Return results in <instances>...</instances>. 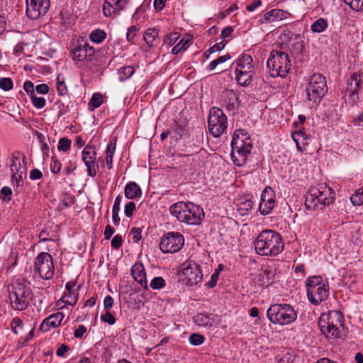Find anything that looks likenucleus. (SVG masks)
<instances>
[{
  "label": "nucleus",
  "mask_w": 363,
  "mask_h": 363,
  "mask_svg": "<svg viewBox=\"0 0 363 363\" xmlns=\"http://www.w3.org/2000/svg\"><path fill=\"white\" fill-rule=\"evenodd\" d=\"M33 105L37 108H42L45 106L46 101L43 97H38L35 94L30 96Z\"/></svg>",
  "instance_id": "603ef678"
},
{
  "label": "nucleus",
  "mask_w": 363,
  "mask_h": 363,
  "mask_svg": "<svg viewBox=\"0 0 363 363\" xmlns=\"http://www.w3.org/2000/svg\"><path fill=\"white\" fill-rule=\"evenodd\" d=\"M125 196L128 199H135L142 195V190L135 182H129L126 184L124 190Z\"/></svg>",
  "instance_id": "bb28decb"
},
{
  "label": "nucleus",
  "mask_w": 363,
  "mask_h": 363,
  "mask_svg": "<svg viewBox=\"0 0 363 363\" xmlns=\"http://www.w3.org/2000/svg\"><path fill=\"white\" fill-rule=\"evenodd\" d=\"M34 271L39 277L49 280L54 275V264L52 256L48 252H40L35 259Z\"/></svg>",
  "instance_id": "4468645a"
},
{
  "label": "nucleus",
  "mask_w": 363,
  "mask_h": 363,
  "mask_svg": "<svg viewBox=\"0 0 363 363\" xmlns=\"http://www.w3.org/2000/svg\"><path fill=\"white\" fill-rule=\"evenodd\" d=\"M74 202L75 198L73 195L68 193H64L60 196L58 208L60 210H63L65 208L72 206Z\"/></svg>",
  "instance_id": "2f4dec72"
},
{
  "label": "nucleus",
  "mask_w": 363,
  "mask_h": 363,
  "mask_svg": "<svg viewBox=\"0 0 363 363\" xmlns=\"http://www.w3.org/2000/svg\"><path fill=\"white\" fill-rule=\"evenodd\" d=\"M267 66L272 77H286L291 67L289 55L283 51L272 50L267 61Z\"/></svg>",
  "instance_id": "39448f33"
},
{
  "label": "nucleus",
  "mask_w": 363,
  "mask_h": 363,
  "mask_svg": "<svg viewBox=\"0 0 363 363\" xmlns=\"http://www.w3.org/2000/svg\"><path fill=\"white\" fill-rule=\"evenodd\" d=\"M1 197L4 201H10L11 196L12 194V191L9 186H4L1 190Z\"/></svg>",
  "instance_id": "0e129e2a"
},
{
  "label": "nucleus",
  "mask_w": 363,
  "mask_h": 363,
  "mask_svg": "<svg viewBox=\"0 0 363 363\" xmlns=\"http://www.w3.org/2000/svg\"><path fill=\"white\" fill-rule=\"evenodd\" d=\"M101 320L109 325H113L116 320V318L109 311H106L104 314L101 315Z\"/></svg>",
  "instance_id": "5fc2aeb1"
},
{
  "label": "nucleus",
  "mask_w": 363,
  "mask_h": 363,
  "mask_svg": "<svg viewBox=\"0 0 363 363\" xmlns=\"http://www.w3.org/2000/svg\"><path fill=\"white\" fill-rule=\"evenodd\" d=\"M228 118L223 110L217 107L210 108L208 116V128L209 133L214 137L218 138L226 132Z\"/></svg>",
  "instance_id": "9d476101"
},
{
  "label": "nucleus",
  "mask_w": 363,
  "mask_h": 363,
  "mask_svg": "<svg viewBox=\"0 0 363 363\" xmlns=\"http://www.w3.org/2000/svg\"><path fill=\"white\" fill-rule=\"evenodd\" d=\"M135 209V203L133 201H130L125 206L124 213L128 218H130Z\"/></svg>",
  "instance_id": "6e6d98bb"
},
{
  "label": "nucleus",
  "mask_w": 363,
  "mask_h": 363,
  "mask_svg": "<svg viewBox=\"0 0 363 363\" xmlns=\"http://www.w3.org/2000/svg\"><path fill=\"white\" fill-rule=\"evenodd\" d=\"M286 13L280 9H272L264 14L263 17L259 20L261 23H272L281 21L285 18Z\"/></svg>",
  "instance_id": "a878e982"
},
{
  "label": "nucleus",
  "mask_w": 363,
  "mask_h": 363,
  "mask_svg": "<svg viewBox=\"0 0 363 363\" xmlns=\"http://www.w3.org/2000/svg\"><path fill=\"white\" fill-rule=\"evenodd\" d=\"M23 89H24L25 91L28 94V95L30 96V97L32 95L35 94L34 84L30 81H26L24 82Z\"/></svg>",
  "instance_id": "680f3d73"
},
{
  "label": "nucleus",
  "mask_w": 363,
  "mask_h": 363,
  "mask_svg": "<svg viewBox=\"0 0 363 363\" xmlns=\"http://www.w3.org/2000/svg\"><path fill=\"white\" fill-rule=\"evenodd\" d=\"M324 284H325V283L323 282V278L321 277H320V276L310 277L306 280V291L308 292L309 289L310 290L314 289L316 287L321 286Z\"/></svg>",
  "instance_id": "72a5a7b5"
},
{
  "label": "nucleus",
  "mask_w": 363,
  "mask_h": 363,
  "mask_svg": "<svg viewBox=\"0 0 363 363\" xmlns=\"http://www.w3.org/2000/svg\"><path fill=\"white\" fill-rule=\"evenodd\" d=\"M281 39L289 43L293 42L290 45V50L293 54L299 55L303 52L304 49V42L300 34H294L289 30L284 31L281 34Z\"/></svg>",
  "instance_id": "aec40b11"
},
{
  "label": "nucleus",
  "mask_w": 363,
  "mask_h": 363,
  "mask_svg": "<svg viewBox=\"0 0 363 363\" xmlns=\"http://www.w3.org/2000/svg\"><path fill=\"white\" fill-rule=\"evenodd\" d=\"M344 1L355 11H360L363 9V0H344Z\"/></svg>",
  "instance_id": "79ce46f5"
},
{
  "label": "nucleus",
  "mask_w": 363,
  "mask_h": 363,
  "mask_svg": "<svg viewBox=\"0 0 363 363\" xmlns=\"http://www.w3.org/2000/svg\"><path fill=\"white\" fill-rule=\"evenodd\" d=\"M71 144H72L71 140H69L67 138H61L59 140L57 149L60 151L67 152V150H69L70 149Z\"/></svg>",
  "instance_id": "49530a36"
},
{
  "label": "nucleus",
  "mask_w": 363,
  "mask_h": 363,
  "mask_svg": "<svg viewBox=\"0 0 363 363\" xmlns=\"http://www.w3.org/2000/svg\"><path fill=\"white\" fill-rule=\"evenodd\" d=\"M325 77L315 73L308 78L306 87L307 100L313 104H318L328 91Z\"/></svg>",
  "instance_id": "1a4fd4ad"
},
{
  "label": "nucleus",
  "mask_w": 363,
  "mask_h": 363,
  "mask_svg": "<svg viewBox=\"0 0 363 363\" xmlns=\"http://www.w3.org/2000/svg\"><path fill=\"white\" fill-rule=\"evenodd\" d=\"M229 59H230V56L228 54L220 56L217 59L211 62L208 65L207 69L208 71H213L219 64L223 63Z\"/></svg>",
  "instance_id": "58836bf2"
},
{
  "label": "nucleus",
  "mask_w": 363,
  "mask_h": 363,
  "mask_svg": "<svg viewBox=\"0 0 363 363\" xmlns=\"http://www.w3.org/2000/svg\"><path fill=\"white\" fill-rule=\"evenodd\" d=\"M267 315L273 324L289 325L297 318V312L287 303L273 304L267 311Z\"/></svg>",
  "instance_id": "423d86ee"
},
{
  "label": "nucleus",
  "mask_w": 363,
  "mask_h": 363,
  "mask_svg": "<svg viewBox=\"0 0 363 363\" xmlns=\"http://www.w3.org/2000/svg\"><path fill=\"white\" fill-rule=\"evenodd\" d=\"M329 289L328 284L316 287L314 289H309L307 293V297L309 302L315 306L320 304L323 301H325L328 298Z\"/></svg>",
  "instance_id": "412c9836"
},
{
  "label": "nucleus",
  "mask_w": 363,
  "mask_h": 363,
  "mask_svg": "<svg viewBox=\"0 0 363 363\" xmlns=\"http://www.w3.org/2000/svg\"><path fill=\"white\" fill-rule=\"evenodd\" d=\"M81 288L79 285L75 290L66 292L62 297L61 300L67 304L74 306L78 300L79 293L78 291Z\"/></svg>",
  "instance_id": "7c9ffc66"
},
{
  "label": "nucleus",
  "mask_w": 363,
  "mask_h": 363,
  "mask_svg": "<svg viewBox=\"0 0 363 363\" xmlns=\"http://www.w3.org/2000/svg\"><path fill=\"white\" fill-rule=\"evenodd\" d=\"M96 157V151L95 147L89 144L86 145L82 152V157L87 168V174L91 177H94L99 169Z\"/></svg>",
  "instance_id": "a211bd4d"
},
{
  "label": "nucleus",
  "mask_w": 363,
  "mask_h": 363,
  "mask_svg": "<svg viewBox=\"0 0 363 363\" xmlns=\"http://www.w3.org/2000/svg\"><path fill=\"white\" fill-rule=\"evenodd\" d=\"M61 162L54 156L51 158L50 170L53 174H58L61 170Z\"/></svg>",
  "instance_id": "864d4df0"
},
{
  "label": "nucleus",
  "mask_w": 363,
  "mask_h": 363,
  "mask_svg": "<svg viewBox=\"0 0 363 363\" xmlns=\"http://www.w3.org/2000/svg\"><path fill=\"white\" fill-rule=\"evenodd\" d=\"M275 206V200H260L259 209L262 215L269 214Z\"/></svg>",
  "instance_id": "473e14b6"
},
{
  "label": "nucleus",
  "mask_w": 363,
  "mask_h": 363,
  "mask_svg": "<svg viewBox=\"0 0 363 363\" xmlns=\"http://www.w3.org/2000/svg\"><path fill=\"white\" fill-rule=\"evenodd\" d=\"M182 282L187 286H195L201 282L203 273L200 266L194 261H188L184 264V268L179 274Z\"/></svg>",
  "instance_id": "ddd939ff"
},
{
  "label": "nucleus",
  "mask_w": 363,
  "mask_h": 363,
  "mask_svg": "<svg viewBox=\"0 0 363 363\" xmlns=\"http://www.w3.org/2000/svg\"><path fill=\"white\" fill-rule=\"evenodd\" d=\"M95 50L83 38L78 39L72 49V60L75 62L91 60Z\"/></svg>",
  "instance_id": "dca6fc26"
},
{
  "label": "nucleus",
  "mask_w": 363,
  "mask_h": 363,
  "mask_svg": "<svg viewBox=\"0 0 363 363\" xmlns=\"http://www.w3.org/2000/svg\"><path fill=\"white\" fill-rule=\"evenodd\" d=\"M194 320L199 327H211L213 323V319L211 315L201 313L195 315Z\"/></svg>",
  "instance_id": "c756f323"
},
{
  "label": "nucleus",
  "mask_w": 363,
  "mask_h": 363,
  "mask_svg": "<svg viewBox=\"0 0 363 363\" xmlns=\"http://www.w3.org/2000/svg\"><path fill=\"white\" fill-rule=\"evenodd\" d=\"M184 243V236L178 232H169L161 238L160 248L164 253H174L181 250Z\"/></svg>",
  "instance_id": "2eb2a0df"
},
{
  "label": "nucleus",
  "mask_w": 363,
  "mask_h": 363,
  "mask_svg": "<svg viewBox=\"0 0 363 363\" xmlns=\"http://www.w3.org/2000/svg\"><path fill=\"white\" fill-rule=\"evenodd\" d=\"M131 275L133 279L145 289H148L146 272L144 265L140 262H136L131 268Z\"/></svg>",
  "instance_id": "b1692460"
},
{
  "label": "nucleus",
  "mask_w": 363,
  "mask_h": 363,
  "mask_svg": "<svg viewBox=\"0 0 363 363\" xmlns=\"http://www.w3.org/2000/svg\"><path fill=\"white\" fill-rule=\"evenodd\" d=\"M219 277V271L216 269L213 274L211 276V279L206 283V286L210 288L213 289L216 286L218 279Z\"/></svg>",
  "instance_id": "4d7b16f0"
},
{
  "label": "nucleus",
  "mask_w": 363,
  "mask_h": 363,
  "mask_svg": "<svg viewBox=\"0 0 363 363\" xmlns=\"http://www.w3.org/2000/svg\"><path fill=\"white\" fill-rule=\"evenodd\" d=\"M179 34L177 33H171L166 37V38L164 40V43L171 46L177 42Z\"/></svg>",
  "instance_id": "e2e57ef3"
},
{
  "label": "nucleus",
  "mask_w": 363,
  "mask_h": 363,
  "mask_svg": "<svg viewBox=\"0 0 363 363\" xmlns=\"http://www.w3.org/2000/svg\"><path fill=\"white\" fill-rule=\"evenodd\" d=\"M165 286V281L161 277H157L152 279L150 286L155 290L161 289Z\"/></svg>",
  "instance_id": "37998d69"
},
{
  "label": "nucleus",
  "mask_w": 363,
  "mask_h": 363,
  "mask_svg": "<svg viewBox=\"0 0 363 363\" xmlns=\"http://www.w3.org/2000/svg\"><path fill=\"white\" fill-rule=\"evenodd\" d=\"M9 300L14 310L23 311L29 305L33 293L24 282L17 281L9 289Z\"/></svg>",
  "instance_id": "6e6552de"
},
{
  "label": "nucleus",
  "mask_w": 363,
  "mask_h": 363,
  "mask_svg": "<svg viewBox=\"0 0 363 363\" xmlns=\"http://www.w3.org/2000/svg\"><path fill=\"white\" fill-rule=\"evenodd\" d=\"M11 160L12 182L17 188L21 187L23 184V179L26 177V157L21 152L15 151L11 155Z\"/></svg>",
  "instance_id": "9b49d317"
},
{
  "label": "nucleus",
  "mask_w": 363,
  "mask_h": 363,
  "mask_svg": "<svg viewBox=\"0 0 363 363\" xmlns=\"http://www.w3.org/2000/svg\"><path fill=\"white\" fill-rule=\"evenodd\" d=\"M351 202L355 206L363 204V186L360 187L350 198Z\"/></svg>",
  "instance_id": "ea45409f"
},
{
  "label": "nucleus",
  "mask_w": 363,
  "mask_h": 363,
  "mask_svg": "<svg viewBox=\"0 0 363 363\" xmlns=\"http://www.w3.org/2000/svg\"><path fill=\"white\" fill-rule=\"evenodd\" d=\"M129 0H105L103 13L106 17H116L125 9Z\"/></svg>",
  "instance_id": "6ab92c4d"
},
{
  "label": "nucleus",
  "mask_w": 363,
  "mask_h": 363,
  "mask_svg": "<svg viewBox=\"0 0 363 363\" xmlns=\"http://www.w3.org/2000/svg\"><path fill=\"white\" fill-rule=\"evenodd\" d=\"M254 245L256 252L261 256H277L284 248L281 235L272 230H262L257 236Z\"/></svg>",
  "instance_id": "f257e3e1"
},
{
  "label": "nucleus",
  "mask_w": 363,
  "mask_h": 363,
  "mask_svg": "<svg viewBox=\"0 0 363 363\" xmlns=\"http://www.w3.org/2000/svg\"><path fill=\"white\" fill-rule=\"evenodd\" d=\"M172 216L187 225H199L204 218L202 208L191 202H177L169 207Z\"/></svg>",
  "instance_id": "f03ea898"
},
{
  "label": "nucleus",
  "mask_w": 363,
  "mask_h": 363,
  "mask_svg": "<svg viewBox=\"0 0 363 363\" xmlns=\"http://www.w3.org/2000/svg\"><path fill=\"white\" fill-rule=\"evenodd\" d=\"M335 194V192L325 184L312 186L306 196L305 206L308 210L321 209L334 202Z\"/></svg>",
  "instance_id": "20e7f679"
},
{
  "label": "nucleus",
  "mask_w": 363,
  "mask_h": 363,
  "mask_svg": "<svg viewBox=\"0 0 363 363\" xmlns=\"http://www.w3.org/2000/svg\"><path fill=\"white\" fill-rule=\"evenodd\" d=\"M114 300L111 296H106L104 300V306L106 311H109L113 306Z\"/></svg>",
  "instance_id": "338daca9"
},
{
  "label": "nucleus",
  "mask_w": 363,
  "mask_h": 363,
  "mask_svg": "<svg viewBox=\"0 0 363 363\" xmlns=\"http://www.w3.org/2000/svg\"><path fill=\"white\" fill-rule=\"evenodd\" d=\"M363 84L362 75L360 72L352 74L347 82V91H350V97L354 101L358 99L357 93L362 89Z\"/></svg>",
  "instance_id": "4be33fe9"
},
{
  "label": "nucleus",
  "mask_w": 363,
  "mask_h": 363,
  "mask_svg": "<svg viewBox=\"0 0 363 363\" xmlns=\"http://www.w3.org/2000/svg\"><path fill=\"white\" fill-rule=\"evenodd\" d=\"M106 38V33L101 29H95L89 34V39L93 43L99 44L102 43Z\"/></svg>",
  "instance_id": "c9c22d12"
},
{
  "label": "nucleus",
  "mask_w": 363,
  "mask_h": 363,
  "mask_svg": "<svg viewBox=\"0 0 363 363\" xmlns=\"http://www.w3.org/2000/svg\"><path fill=\"white\" fill-rule=\"evenodd\" d=\"M231 157L235 165L243 166L252 148L248 133L244 129L236 130L231 142Z\"/></svg>",
  "instance_id": "7ed1b4c3"
},
{
  "label": "nucleus",
  "mask_w": 363,
  "mask_h": 363,
  "mask_svg": "<svg viewBox=\"0 0 363 363\" xmlns=\"http://www.w3.org/2000/svg\"><path fill=\"white\" fill-rule=\"evenodd\" d=\"M225 43H223V42H220L218 43L215 44L213 47L208 48L204 53L203 56L206 58H208L210 55L217 51H220L223 50L225 47Z\"/></svg>",
  "instance_id": "a18cd8bd"
},
{
  "label": "nucleus",
  "mask_w": 363,
  "mask_h": 363,
  "mask_svg": "<svg viewBox=\"0 0 363 363\" xmlns=\"http://www.w3.org/2000/svg\"><path fill=\"white\" fill-rule=\"evenodd\" d=\"M64 317L62 312L52 314L43 320L39 328L43 332H48L50 328H57L60 325Z\"/></svg>",
  "instance_id": "5701e85b"
},
{
  "label": "nucleus",
  "mask_w": 363,
  "mask_h": 363,
  "mask_svg": "<svg viewBox=\"0 0 363 363\" xmlns=\"http://www.w3.org/2000/svg\"><path fill=\"white\" fill-rule=\"evenodd\" d=\"M35 90L38 94H46L49 91V86L46 84H40L35 86Z\"/></svg>",
  "instance_id": "774afa93"
},
{
  "label": "nucleus",
  "mask_w": 363,
  "mask_h": 363,
  "mask_svg": "<svg viewBox=\"0 0 363 363\" xmlns=\"http://www.w3.org/2000/svg\"><path fill=\"white\" fill-rule=\"evenodd\" d=\"M13 81L9 77L0 78V88L4 91H9L13 88Z\"/></svg>",
  "instance_id": "3c124183"
},
{
  "label": "nucleus",
  "mask_w": 363,
  "mask_h": 363,
  "mask_svg": "<svg viewBox=\"0 0 363 363\" xmlns=\"http://www.w3.org/2000/svg\"><path fill=\"white\" fill-rule=\"evenodd\" d=\"M143 39L149 47H155L160 43L159 32L156 28H147L143 35Z\"/></svg>",
  "instance_id": "cd10ccee"
},
{
  "label": "nucleus",
  "mask_w": 363,
  "mask_h": 363,
  "mask_svg": "<svg viewBox=\"0 0 363 363\" xmlns=\"http://www.w3.org/2000/svg\"><path fill=\"white\" fill-rule=\"evenodd\" d=\"M122 243H123V238H122V236L120 235H115L113 238L111 242V247L116 250L119 249L121 247Z\"/></svg>",
  "instance_id": "052dcab7"
},
{
  "label": "nucleus",
  "mask_w": 363,
  "mask_h": 363,
  "mask_svg": "<svg viewBox=\"0 0 363 363\" xmlns=\"http://www.w3.org/2000/svg\"><path fill=\"white\" fill-rule=\"evenodd\" d=\"M188 43V40H185L182 38L172 50V52L174 55H177L180 52L184 51L186 49V45Z\"/></svg>",
  "instance_id": "09e8293b"
},
{
  "label": "nucleus",
  "mask_w": 363,
  "mask_h": 363,
  "mask_svg": "<svg viewBox=\"0 0 363 363\" xmlns=\"http://www.w3.org/2000/svg\"><path fill=\"white\" fill-rule=\"evenodd\" d=\"M189 340L192 345L198 346L203 343L205 337L199 333H193L190 335Z\"/></svg>",
  "instance_id": "c03bdc74"
},
{
  "label": "nucleus",
  "mask_w": 363,
  "mask_h": 363,
  "mask_svg": "<svg viewBox=\"0 0 363 363\" xmlns=\"http://www.w3.org/2000/svg\"><path fill=\"white\" fill-rule=\"evenodd\" d=\"M275 274L273 271L264 269L258 275V282L260 286H269L272 284L274 278Z\"/></svg>",
  "instance_id": "c85d7f7f"
},
{
  "label": "nucleus",
  "mask_w": 363,
  "mask_h": 363,
  "mask_svg": "<svg viewBox=\"0 0 363 363\" xmlns=\"http://www.w3.org/2000/svg\"><path fill=\"white\" fill-rule=\"evenodd\" d=\"M138 30V28L136 26H132L128 29V32L126 34V38L128 42L133 43V40L136 35V32Z\"/></svg>",
  "instance_id": "bf43d9fd"
},
{
  "label": "nucleus",
  "mask_w": 363,
  "mask_h": 363,
  "mask_svg": "<svg viewBox=\"0 0 363 363\" xmlns=\"http://www.w3.org/2000/svg\"><path fill=\"white\" fill-rule=\"evenodd\" d=\"M142 230L140 228L133 227L130 230V234L133 235V240L135 242H138L142 238Z\"/></svg>",
  "instance_id": "13d9d810"
},
{
  "label": "nucleus",
  "mask_w": 363,
  "mask_h": 363,
  "mask_svg": "<svg viewBox=\"0 0 363 363\" xmlns=\"http://www.w3.org/2000/svg\"><path fill=\"white\" fill-rule=\"evenodd\" d=\"M260 200H275V194L273 189L269 186L266 187L262 193Z\"/></svg>",
  "instance_id": "8fccbe9b"
},
{
  "label": "nucleus",
  "mask_w": 363,
  "mask_h": 363,
  "mask_svg": "<svg viewBox=\"0 0 363 363\" xmlns=\"http://www.w3.org/2000/svg\"><path fill=\"white\" fill-rule=\"evenodd\" d=\"M57 90L60 96H66L68 93V89L64 80H61L59 76L57 78Z\"/></svg>",
  "instance_id": "de8ad7c7"
},
{
  "label": "nucleus",
  "mask_w": 363,
  "mask_h": 363,
  "mask_svg": "<svg viewBox=\"0 0 363 363\" xmlns=\"http://www.w3.org/2000/svg\"><path fill=\"white\" fill-rule=\"evenodd\" d=\"M318 325L322 333L328 338L336 339L340 337V328L343 325L342 318L336 312L333 315L330 314L327 317V320L321 318Z\"/></svg>",
  "instance_id": "f8f14e48"
},
{
  "label": "nucleus",
  "mask_w": 363,
  "mask_h": 363,
  "mask_svg": "<svg viewBox=\"0 0 363 363\" xmlns=\"http://www.w3.org/2000/svg\"><path fill=\"white\" fill-rule=\"evenodd\" d=\"M253 207V202L250 199H247L245 201L240 202L238 205V211L242 216L247 215Z\"/></svg>",
  "instance_id": "4c0bfd02"
},
{
  "label": "nucleus",
  "mask_w": 363,
  "mask_h": 363,
  "mask_svg": "<svg viewBox=\"0 0 363 363\" xmlns=\"http://www.w3.org/2000/svg\"><path fill=\"white\" fill-rule=\"evenodd\" d=\"M252 57L248 54L241 55L232 64L235 66V79L242 86H247L252 81L255 74Z\"/></svg>",
  "instance_id": "0eeeda50"
},
{
  "label": "nucleus",
  "mask_w": 363,
  "mask_h": 363,
  "mask_svg": "<svg viewBox=\"0 0 363 363\" xmlns=\"http://www.w3.org/2000/svg\"><path fill=\"white\" fill-rule=\"evenodd\" d=\"M86 328L83 325H80L78 328H77L74 333V336L76 338H82L84 333H86Z\"/></svg>",
  "instance_id": "69168bd1"
},
{
  "label": "nucleus",
  "mask_w": 363,
  "mask_h": 363,
  "mask_svg": "<svg viewBox=\"0 0 363 363\" xmlns=\"http://www.w3.org/2000/svg\"><path fill=\"white\" fill-rule=\"evenodd\" d=\"M50 6V0H26V13L31 19L45 15Z\"/></svg>",
  "instance_id": "f3484780"
},
{
  "label": "nucleus",
  "mask_w": 363,
  "mask_h": 363,
  "mask_svg": "<svg viewBox=\"0 0 363 363\" xmlns=\"http://www.w3.org/2000/svg\"><path fill=\"white\" fill-rule=\"evenodd\" d=\"M134 73V68L132 66H125L118 69V75L120 81L123 82L129 79Z\"/></svg>",
  "instance_id": "e433bc0d"
},
{
  "label": "nucleus",
  "mask_w": 363,
  "mask_h": 363,
  "mask_svg": "<svg viewBox=\"0 0 363 363\" xmlns=\"http://www.w3.org/2000/svg\"><path fill=\"white\" fill-rule=\"evenodd\" d=\"M104 101L103 95L100 93H94L89 103V106H92L93 109L99 107Z\"/></svg>",
  "instance_id": "a19ab883"
},
{
  "label": "nucleus",
  "mask_w": 363,
  "mask_h": 363,
  "mask_svg": "<svg viewBox=\"0 0 363 363\" xmlns=\"http://www.w3.org/2000/svg\"><path fill=\"white\" fill-rule=\"evenodd\" d=\"M328 21L326 19L323 18H319L315 22L312 23L311 26V30L313 33H322L328 27Z\"/></svg>",
  "instance_id": "f704fd0d"
},
{
  "label": "nucleus",
  "mask_w": 363,
  "mask_h": 363,
  "mask_svg": "<svg viewBox=\"0 0 363 363\" xmlns=\"http://www.w3.org/2000/svg\"><path fill=\"white\" fill-rule=\"evenodd\" d=\"M223 103L228 111H233L238 106V96L232 89L226 90L223 93Z\"/></svg>",
  "instance_id": "393cba45"
}]
</instances>
